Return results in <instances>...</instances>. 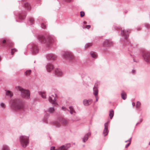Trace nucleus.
Masks as SVG:
<instances>
[{
    "label": "nucleus",
    "mask_w": 150,
    "mask_h": 150,
    "mask_svg": "<svg viewBox=\"0 0 150 150\" xmlns=\"http://www.w3.org/2000/svg\"><path fill=\"white\" fill-rule=\"evenodd\" d=\"M80 13V16L81 17H83L85 15V13L83 11H81Z\"/></svg>",
    "instance_id": "58836bf2"
},
{
    "label": "nucleus",
    "mask_w": 150,
    "mask_h": 150,
    "mask_svg": "<svg viewBox=\"0 0 150 150\" xmlns=\"http://www.w3.org/2000/svg\"><path fill=\"white\" fill-rule=\"evenodd\" d=\"M19 140L21 146L23 148H25L29 144V138L28 136L21 135L19 137Z\"/></svg>",
    "instance_id": "f03ea898"
},
{
    "label": "nucleus",
    "mask_w": 150,
    "mask_h": 150,
    "mask_svg": "<svg viewBox=\"0 0 150 150\" xmlns=\"http://www.w3.org/2000/svg\"><path fill=\"white\" fill-rule=\"evenodd\" d=\"M55 146H52L51 147L50 150H58V149H56Z\"/></svg>",
    "instance_id": "c03bdc74"
},
{
    "label": "nucleus",
    "mask_w": 150,
    "mask_h": 150,
    "mask_svg": "<svg viewBox=\"0 0 150 150\" xmlns=\"http://www.w3.org/2000/svg\"><path fill=\"white\" fill-rule=\"evenodd\" d=\"M65 1L67 2H71L73 1V0H65Z\"/></svg>",
    "instance_id": "8fccbe9b"
},
{
    "label": "nucleus",
    "mask_w": 150,
    "mask_h": 150,
    "mask_svg": "<svg viewBox=\"0 0 150 150\" xmlns=\"http://www.w3.org/2000/svg\"><path fill=\"white\" fill-rule=\"evenodd\" d=\"M142 119H140V122H142Z\"/></svg>",
    "instance_id": "864d4df0"
},
{
    "label": "nucleus",
    "mask_w": 150,
    "mask_h": 150,
    "mask_svg": "<svg viewBox=\"0 0 150 150\" xmlns=\"http://www.w3.org/2000/svg\"><path fill=\"white\" fill-rule=\"evenodd\" d=\"M93 90L94 92V94H98V90L96 88H93Z\"/></svg>",
    "instance_id": "e433bc0d"
},
{
    "label": "nucleus",
    "mask_w": 150,
    "mask_h": 150,
    "mask_svg": "<svg viewBox=\"0 0 150 150\" xmlns=\"http://www.w3.org/2000/svg\"><path fill=\"white\" fill-rule=\"evenodd\" d=\"M112 44V42L110 41L106 40L104 42V45L105 46H109L111 45Z\"/></svg>",
    "instance_id": "a211bd4d"
},
{
    "label": "nucleus",
    "mask_w": 150,
    "mask_h": 150,
    "mask_svg": "<svg viewBox=\"0 0 150 150\" xmlns=\"http://www.w3.org/2000/svg\"><path fill=\"white\" fill-rule=\"evenodd\" d=\"M17 50L16 49H11V54L13 55L14 53L15 52H17Z\"/></svg>",
    "instance_id": "f704fd0d"
},
{
    "label": "nucleus",
    "mask_w": 150,
    "mask_h": 150,
    "mask_svg": "<svg viewBox=\"0 0 150 150\" xmlns=\"http://www.w3.org/2000/svg\"><path fill=\"white\" fill-rule=\"evenodd\" d=\"M64 57L66 58L72 59L74 58V56L73 54L71 52H64L63 54Z\"/></svg>",
    "instance_id": "0eeeda50"
},
{
    "label": "nucleus",
    "mask_w": 150,
    "mask_h": 150,
    "mask_svg": "<svg viewBox=\"0 0 150 150\" xmlns=\"http://www.w3.org/2000/svg\"><path fill=\"white\" fill-rule=\"evenodd\" d=\"M2 43L3 44L6 43L8 46L12 45L13 44L11 41L8 39L4 40L2 42Z\"/></svg>",
    "instance_id": "4468645a"
},
{
    "label": "nucleus",
    "mask_w": 150,
    "mask_h": 150,
    "mask_svg": "<svg viewBox=\"0 0 150 150\" xmlns=\"http://www.w3.org/2000/svg\"><path fill=\"white\" fill-rule=\"evenodd\" d=\"M110 122V121L109 120H108L107 122L105 123L104 126H105V125H106V126L107 127H108V124Z\"/></svg>",
    "instance_id": "ea45409f"
},
{
    "label": "nucleus",
    "mask_w": 150,
    "mask_h": 150,
    "mask_svg": "<svg viewBox=\"0 0 150 150\" xmlns=\"http://www.w3.org/2000/svg\"><path fill=\"white\" fill-rule=\"evenodd\" d=\"M50 116V115L48 113H46L43 118L42 121L45 123L48 124V123L52 124L54 125L57 127H59L61 126V125L59 122L58 121H55L52 122L51 121H48V118Z\"/></svg>",
    "instance_id": "7ed1b4c3"
},
{
    "label": "nucleus",
    "mask_w": 150,
    "mask_h": 150,
    "mask_svg": "<svg viewBox=\"0 0 150 150\" xmlns=\"http://www.w3.org/2000/svg\"><path fill=\"white\" fill-rule=\"evenodd\" d=\"M141 105V103L139 101H138L137 102L136 105V107L138 110H139V107Z\"/></svg>",
    "instance_id": "7c9ffc66"
},
{
    "label": "nucleus",
    "mask_w": 150,
    "mask_h": 150,
    "mask_svg": "<svg viewBox=\"0 0 150 150\" xmlns=\"http://www.w3.org/2000/svg\"><path fill=\"white\" fill-rule=\"evenodd\" d=\"M69 109L70 110V112L71 114L73 115L74 113H76V111H75L74 108L73 106H69Z\"/></svg>",
    "instance_id": "412c9836"
},
{
    "label": "nucleus",
    "mask_w": 150,
    "mask_h": 150,
    "mask_svg": "<svg viewBox=\"0 0 150 150\" xmlns=\"http://www.w3.org/2000/svg\"><path fill=\"white\" fill-rule=\"evenodd\" d=\"M47 58L50 59L54 60L56 59L57 57L54 54H50L47 55Z\"/></svg>",
    "instance_id": "dca6fc26"
},
{
    "label": "nucleus",
    "mask_w": 150,
    "mask_h": 150,
    "mask_svg": "<svg viewBox=\"0 0 150 150\" xmlns=\"http://www.w3.org/2000/svg\"><path fill=\"white\" fill-rule=\"evenodd\" d=\"M131 143H129L128 144L125 145V147L126 148H127L131 144Z\"/></svg>",
    "instance_id": "3c124183"
},
{
    "label": "nucleus",
    "mask_w": 150,
    "mask_h": 150,
    "mask_svg": "<svg viewBox=\"0 0 150 150\" xmlns=\"http://www.w3.org/2000/svg\"><path fill=\"white\" fill-rule=\"evenodd\" d=\"M132 140V138H130L128 140L125 141V142H129V143H131Z\"/></svg>",
    "instance_id": "a18cd8bd"
},
{
    "label": "nucleus",
    "mask_w": 150,
    "mask_h": 150,
    "mask_svg": "<svg viewBox=\"0 0 150 150\" xmlns=\"http://www.w3.org/2000/svg\"><path fill=\"white\" fill-rule=\"evenodd\" d=\"M0 106L1 108H4L5 107V105L4 103H1L0 104Z\"/></svg>",
    "instance_id": "4c0bfd02"
},
{
    "label": "nucleus",
    "mask_w": 150,
    "mask_h": 150,
    "mask_svg": "<svg viewBox=\"0 0 150 150\" xmlns=\"http://www.w3.org/2000/svg\"><path fill=\"white\" fill-rule=\"evenodd\" d=\"M15 88L17 90L20 91L23 94H30V93L28 90L24 89L20 86H16Z\"/></svg>",
    "instance_id": "39448f33"
},
{
    "label": "nucleus",
    "mask_w": 150,
    "mask_h": 150,
    "mask_svg": "<svg viewBox=\"0 0 150 150\" xmlns=\"http://www.w3.org/2000/svg\"><path fill=\"white\" fill-rule=\"evenodd\" d=\"M57 94H50L49 96L48 100L50 102L55 105H57V104L55 101L57 98Z\"/></svg>",
    "instance_id": "20e7f679"
},
{
    "label": "nucleus",
    "mask_w": 150,
    "mask_h": 150,
    "mask_svg": "<svg viewBox=\"0 0 150 150\" xmlns=\"http://www.w3.org/2000/svg\"><path fill=\"white\" fill-rule=\"evenodd\" d=\"M55 74L57 76H61L63 73L61 70L59 69H56L55 71Z\"/></svg>",
    "instance_id": "aec40b11"
},
{
    "label": "nucleus",
    "mask_w": 150,
    "mask_h": 150,
    "mask_svg": "<svg viewBox=\"0 0 150 150\" xmlns=\"http://www.w3.org/2000/svg\"><path fill=\"white\" fill-rule=\"evenodd\" d=\"M70 144H67L59 147L58 149V150H67L70 147Z\"/></svg>",
    "instance_id": "1a4fd4ad"
},
{
    "label": "nucleus",
    "mask_w": 150,
    "mask_h": 150,
    "mask_svg": "<svg viewBox=\"0 0 150 150\" xmlns=\"http://www.w3.org/2000/svg\"><path fill=\"white\" fill-rule=\"evenodd\" d=\"M46 25L44 23H42L41 24V27L43 29H45L46 28Z\"/></svg>",
    "instance_id": "37998d69"
},
{
    "label": "nucleus",
    "mask_w": 150,
    "mask_h": 150,
    "mask_svg": "<svg viewBox=\"0 0 150 150\" xmlns=\"http://www.w3.org/2000/svg\"><path fill=\"white\" fill-rule=\"evenodd\" d=\"M53 66L51 64H48L47 67V70L48 72H50L53 69Z\"/></svg>",
    "instance_id": "6ab92c4d"
},
{
    "label": "nucleus",
    "mask_w": 150,
    "mask_h": 150,
    "mask_svg": "<svg viewBox=\"0 0 150 150\" xmlns=\"http://www.w3.org/2000/svg\"><path fill=\"white\" fill-rule=\"evenodd\" d=\"M55 111L54 106L50 107L48 110V112L50 113H53Z\"/></svg>",
    "instance_id": "4be33fe9"
},
{
    "label": "nucleus",
    "mask_w": 150,
    "mask_h": 150,
    "mask_svg": "<svg viewBox=\"0 0 150 150\" xmlns=\"http://www.w3.org/2000/svg\"><path fill=\"white\" fill-rule=\"evenodd\" d=\"M33 54H35L38 52V49L37 46L35 45H33Z\"/></svg>",
    "instance_id": "ddd939ff"
},
{
    "label": "nucleus",
    "mask_w": 150,
    "mask_h": 150,
    "mask_svg": "<svg viewBox=\"0 0 150 150\" xmlns=\"http://www.w3.org/2000/svg\"><path fill=\"white\" fill-rule=\"evenodd\" d=\"M38 39L39 41L43 43H45L46 42V40L45 38L43 36L39 35L38 37Z\"/></svg>",
    "instance_id": "f8f14e48"
},
{
    "label": "nucleus",
    "mask_w": 150,
    "mask_h": 150,
    "mask_svg": "<svg viewBox=\"0 0 150 150\" xmlns=\"http://www.w3.org/2000/svg\"><path fill=\"white\" fill-rule=\"evenodd\" d=\"M121 34L123 36L125 37V38L126 39L128 36V31H127L124 30H122Z\"/></svg>",
    "instance_id": "2eb2a0df"
},
{
    "label": "nucleus",
    "mask_w": 150,
    "mask_h": 150,
    "mask_svg": "<svg viewBox=\"0 0 150 150\" xmlns=\"http://www.w3.org/2000/svg\"><path fill=\"white\" fill-rule=\"evenodd\" d=\"M91 27L90 25H86L83 27L84 28H87L88 29H89Z\"/></svg>",
    "instance_id": "79ce46f5"
},
{
    "label": "nucleus",
    "mask_w": 150,
    "mask_h": 150,
    "mask_svg": "<svg viewBox=\"0 0 150 150\" xmlns=\"http://www.w3.org/2000/svg\"><path fill=\"white\" fill-rule=\"evenodd\" d=\"M41 96L44 99L46 97V94H40Z\"/></svg>",
    "instance_id": "a19ab883"
},
{
    "label": "nucleus",
    "mask_w": 150,
    "mask_h": 150,
    "mask_svg": "<svg viewBox=\"0 0 150 150\" xmlns=\"http://www.w3.org/2000/svg\"><path fill=\"white\" fill-rule=\"evenodd\" d=\"M94 97L96 98V101L94 102L95 103L96 102H97L98 101L99 99V97L98 96V94H94Z\"/></svg>",
    "instance_id": "c9c22d12"
},
{
    "label": "nucleus",
    "mask_w": 150,
    "mask_h": 150,
    "mask_svg": "<svg viewBox=\"0 0 150 150\" xmlns=\"http://www.w3.org/2000/svg\"><path fill=\"white\" fill-rule=\"evenodd\" d=\"M24 6L25 7L27 8L28 10H30L31 6L30 4L28 2L25 3L24 4Z\"/></svg>",
    "instance_id": "bb28decb"
},
{
    "label": "nucleus",
    "mask_w": 150,
    "mask_h": 150,
    "mask_svg": "<svg viewBox=\"0 0 150 150\" xmlns=\"http://www.w3.org/2000/svg\"><path fill=\"white\" fill-rule=\"evenodd\" d=\"M80 118L79 117H75V118L74 119H73L72 120L74 122H76V121H80Z\"/></svg>",
    "instance_id": "2f4dec72"
},
{
    "label": "nucleus",
    "mask_w": 150,
    "mask_h": 150,
    "mask_svg": "<svg viewBox=\"0 0 150 150\" xmlns=\"http://www.w3.org/2000/svg\"><path fill=\"white\" fill-rule=\"evenodd\" d=\"M30 21L32 23H33L34 22V19L33 18H30Z\"/></svg>",
    "instance_id": "de8ad7c7"
},
{
    "label": "nucleus",
    "mask_w": 150,
    "mask_h": 150,
    "mask_svg": "<svg viewBox=\"0 0 150 150\" xmlns=\"http://www.w3.org/2000/svg\"><path fill=\"white\" fill-rule=\"evenodd\" d=\"M2 150H10V148L6 144H3L2 147Z\"/></svg>",
    "instance_id": "5701e85b"
},
{
    "label": "nucleus",
    "mask_w": 150,
    "mask_h": 150,
    "mask_svg": "<svg viewBox=\"0 0 150 150\" xmlns=\"http://www.w3.org/2000/svg\"><path fill=\"white\" fill-rule=\"evenodd\" d=\"M83 147H84L85 145H83Z\"/></svg>",
    "instance_id": "bf43d9fd"
},
{
    "label": "nucleus",
    "mask_w": 150,
    "mask_h": 150,
    "mask_svg": "<svg viewBox=\"0 0 150 150\" xmlns=\"http://www.w3.org/2000/svg\"><path fill=\"white\" fill-rule=\"evenodd\" d=\"M62 110L64 111H66L67 110V109L64 106L62 107Z\"/></svg>",
    "instance_id": "49530a36"
},
{
    "label": "nucleus",
    "mask_w": 150,
    "mask_h": 150,
    "mask_svg": "<svg viewBox=\"0 0 150 150\" xmlns=\"http://www.w3.org/2000/svg\"><path fill=\"white\" fill-rule=\"evenodd\" d=\"M84 24H86L87 23V22L86 21H84Z\"/></svg>",
    "instance_id": "6e6d98bb"
},
{
    "label": "nucleus",
    "mask_w": 150,
    "mask_h": 150,
    "mask_svg": "<svg viewBox=\"0 0 150 150\" xmlns=\"http://www.w3.org/2000/svg\"><path fill=\"white\" fill-rule=\"evenodd\" d=\"M6 94H10L11 93V92L9 91H6Z\"/></svg>",
    "instance_id": "09e8293b"
},
{
    "label": "nucleus",
    "mask_w": 150,
    "mask_h": 150,
    "mask_svg": "<svg viewBox=\"0 0 150 150\" xmlns=\"http://www.w3.org/2000/svg\"><path fill=\"white\" fill-rule=\"evenodd\" d=\"M114 114V112L113 110H111L109 111V116L110 118L111 119L112 118Z\"/></svg>",
    "instance_id": "b1692460"
},
{
    "label": "nucleus",
    "mask_w": 150,
    "mask_h": 150,
    "mask_svg": "<svg viewBox=\"0 0 150 150\" xmlns=\"http://www.w3.org/2000/svg\"><path fill=\"white\" fill-rule=\"evenodd\" d=\"M92 45V43H88L85 46V47L86 48L91 46Z\"/></svg>",
    "instance_id": "473e14b6"
},
{
    "label": "nucleus",
    "mask_w": 150,
    "mask_h": 150,
    "mask_svg": "<svg viewBox=\"0 0 150 150\" xmlns=\"http://www.w3.org/2000/svg\"><path fill=\"white\" fill-rule=\"evenodd\" d=\"M32 71L31 70H26L24 73L25 75L26 76H29L31 73Z\"/></svg>",
    "instance_id": "393cba45"
},
{
    "label": "nucleus",
    "mask_w": 150,
    "mask_h": 150,
    "mask_svg": "<svg viewBox=\"0 0 150 150\" xmlns=\"http://www.w3.org/2000/svg\"><path fill=\"white\" fill-rule=\"evenodd\" d=\"M49 39V40H50V38H49V39Z\"/></svg>",
    "instance_id": "13d9d810"
},
{
    "label": "nucleus",
    "mask_w": 150,
    "mask_h": 150,
    "mask_svg": "<svg viewBox=\"0 0 150 150\" xmlns=\"http://www.w3.org/2000/svg\"><path fill=\"white\" fill-rule=\"evenodd\" d=\"M135 105V103L134 102L132 103V105L133 106H134Z\"/></svg>",
    "instance_id": "603ef678"
},
{
    "label": "nucleus",
    "mask_w": 150,
    "mask_h": 150,
    "mask_svg": "<svg viewBox=\"0 0 150 150\" xmlns=\"http://www.w3.org/2000/svg\"><path fill=\"white\" fill-rule=\"evenodd\" d=\"M139 123V122H137V124H136V126H137V125Z\"/></svg>",
    "instance_id": "5fc2aeb1"
},
{
    "label": "nucleus",
    "mask_w": 150,
    "mask_h": 150,
    "mask_svg": "<svg viewBox=\"0 0 150 150\" xmlns=\"http://www.w3.org/2000/svg\"><path fill=\"white\" fill-rule=\"evenodd\" d=\"M92 101L93 100L91 99H89L88 100L84 99L83 101V103L85 106H88L92 103Z\"/></svg>",
    "instance_id": "9d476101"
},
{
    "label": "nucleus",
    "mask_w": 150,
    "mask_h": 150,
    "mask_svg": "<svg viewBox=\"0 0 150 150\" xmlns=\"http://www.w3.org/2000/svg\"><path fill=\"white\" fill-rule=\"evenodd\" d=\"M149 145H150V141L149 142Z\"/></svg>",
    "instance_id": "4d7b16f0"
},
{
    "label": "nucleus",
    "mask_w": 150,
    "mask_h": 150,
    "mask_svg": "<svg viewBox=\"0 0 150 150\" xmlns=\"http://www.w3.org/2000/svg\"><path fill=\"white\" fill-rule=\"evenodd\" d=\"M121 97L123 100H125L127 98V95L121 94Z\"/></svg>",
    "instance_id": "72a5a7b5"
},
{
    "label": "nucleus",
    "mask_w": 150,
    "mask_h": 150,
    "mask_svg": "<svg viewBox=\"0 0 150 150\" xmlns=\"http://www.w3.org/2000/svg\"><path fill=\"white\" fill-rule=\"evenodd\" d=\"M26 16V15L23 13H21L20 15L19 18L21 19H24Z\"/></svg>",
    "instance_id": "c756f323"
},
{
    "label": "nucleus",
    "mask_w": 150,
    "mask_h": 150,
    "mask_svg": "<svg viewBox=\"0 0 150 150\" xmlns=\"http://www.w3.org/2000/svg\"><path fill=\"white\" fill-rule=\"evenodd\" d=\"M143 56L146 62L150 63V52H145L143 53Z\"/></svg>",
    "instance_id": "423d86ee"
},
{
    "label": "nucleus",
    "mask_w": 150,
    "mask_h": 150,
    "mask_svg": "<svg viewBox=\"0 0 150 150\" xmlns=\"http://www.w3.org/2000/svg\"><path fill=\"white\" fill-rule=\"evenodd\" d=\"M91 54L92 57L93 58H96L97 57V55L96 52H91Z\"/></svg>",
    "instance_id": "cd10ccee"
},
{
    "label": "nucleus",
    "mask_w": 150,
    "mask_h": 150,
    "mask_svg": "<svg viewBox=\"0 0 150 150\" xmlns=\"http://www.w3.org/2000/svg\"><path fill=\"white\" fill-rule=\"evenodd\" d=\"M21 96L25 99H29L30 98V94H21Z\"/></svg>",
    "instance_id": "a878e982"
},
{
    "label": "nucleus",
    "mask_w": 150,
    "mask_h": 150,
    "mask_svg": "<svg viewBox=\"0 0 150 150\" xmlns=\"http://www.w3.org/2000/svg\"><path fill=\"white\" fill-rule=\"evenodd\" d=\"M59 122L64 125H67L69 124V121L65 119H61L59 120Z\"/></svg>",
    "instance_id": "9b49d317"
},
{
    "label": "nucleus",
    "mask_w": 150,
    "mask_h": 150,
    "mask_svg": "<svg viewBox=\"0 0 150 150\" xmlns=\"http://www.w3.org/2000/svg\"><path fill=\"white\" fill-rule=\"evenodd\" d=\"M91 134L90 132H88L85 134L84 137L81 138L83 142L85 143L87 141L88 138L91 136Z\"/></svg>",
    "instance_id": "6e6552de"
},
{
    "label": "nucleus",
    "mask_w": 150,
    "mask_h": 150,
    "mask_svg": "<svg viewBox=\"0 0 150 150\" xmlns=\"http://www.w3.org/2000/svg\"><path fill=\"white\" fill-rule=\"evenodd\" d=\"M104 127H105L103 129V134L104 136H105L108 134V127H107L106 125Z\"/></svg>",
    "instance_id": "f3484780"
},
{
    "label": "nucleus",
    "mask_w": 150,
    "mask_h": 150,
    "mask_svg": "<svg viewBox=\"0 0 150 150\" xmlns=\"http://www.w3.org/2000/svg\"><path fill=\"white\" fill-rule=\"evenodd\" d=\"M12 108L15 110H23V105L22 101L19 99L12 100L11 102Z\"/></svg>",
    "instance_id": "f257e3e1"
},
{
    "label": "nucleus",
    "mask_w": 150,
    "mask_h": 150,
    "mask_svg": "<svg viewBox=\"0 0 150 150\" xmlns=\"http://www.w3.org/2000/svg\"><path fill=\"white\" fill-rule=\"evenodd\" d=\"M13 96V94H5V98L6 99H9Z\"/></svg>",
    "instance_id": "c85d7f7f"
}]
</instances>
